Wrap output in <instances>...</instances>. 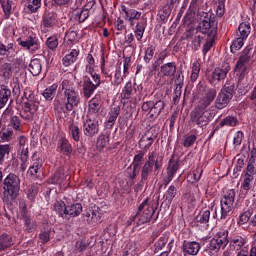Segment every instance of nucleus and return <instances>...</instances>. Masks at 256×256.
<instances>
[{
  "instance_id": "58",
  "label": "nucleus",
  "mask_w": 256,
  "mask_h": 256,
  "mask_svg": "<svg viewBox=\"0 0 256 256\" xmlns=\"http://www.w3.org/2000/svg\"><path fill=\"white\" fill-rule=\"evenodd\" d=\"M251 215H253V212L251 210L244 211L243 213L240 214L237 224L245 225L246 223H249V220L251 219Z\"/></svg>"
},
{
  "instance_id": "15",
  "label": "nucleus",
  "mask_w": 256,
  "mask_h": 256,
  "mask_svg": "<svg viewBox=\"0 0 256 256\" xmlns=\"http://www.w3.org/2000/svg\"><path fill=\"white\" fill-rule=\"evenodd\" d=\"M120 13L125 21L130 22L131 27L135 25V21H139V19H141V12L133 8H127L125 5L121 6Z\"/></svg>"
},
{
  "instance_id": "23",
  "label": "nucleus",
  "mask_w": 256,
  "mask_h": 256,
  "mask_svg": "<svg viewBox=\"0 0 256 256\" xmlns=\"http://www.w3.org/2000/svg\"><path fill=\"white\" fill-rule=\"evenodd\" d=\"M135 93H137V88L133 87V82L128 81L122 88L120 97L124 101H129V99H131V97H133V95H135Z\"/></svg>"
},
{
  "instance_id": "6",
  "label": "nucleus",
  "mask_w": 256,
  "mask_h": 256,
  "mask_svg": "<svg viewBox=\"0 0 256 256\" xmlns=\"http://www.w3.org/2000/svg\"><path fill=\"white\" fill-rule=\"evenodd\" d=\"M4 195L10 197V199H17L19 190L21 189V180L13 173L6 176L3 182Z\"/></svg>"
},
{
  "instance_id": "46",
  "label": "nucleus",
  "mask_w": 256,
  "mask_h": 256,
  "mask_svg": "<svg viewBox=\"0 0 256 256\" xmlns=\"http://www.w3.org/2000/svg\"><path fill=\"white\" fill-rule=\"evenodd\" d=\"M210 217H211V212L209 210L201 211L196 216V223H200L201 225H207V223H209Z\"/></svg>"
},
{
  "instance_id": "37",
  "label": "nucleus",
  "mask_w": 256,
  "mask_h": 256,
  "mask_svg": "<svg viewBox=\"0 0 256 256\" xmlns=\"http://www.w3.org/2000/svg\"><path fill=\"white\" fill-rule=\"evenodd\" d=\"M68 129L73 141L79 143L81 141V129L79 128V125L71 123Z\"/></svg>"
},
{
  "instance_id": "53",
  "label": "nucleus",
  "mask_w": 256,
  "mask_h": 256,
  "mask_svg": "<svg viewBox=\"0 0 256 256\" xmlns=\"http://www.w3.org/2000/svg\"><path fill=\"white\" fill-rule=\"evenodd\" d=\"M199 73H201V64L198 61H195L192 64V73L190 76V79L193 83L199 79Z\"/></svg>"
},
{
  "instance_id": "8",
  "label": "nucleus",
  "mask_w": 256,
  "mask_h": 256,
  "mask_svg": "<svg viewBox=\"0 0 256 256\" xmlns=\"http://www.w3.org/2000/svg\"><path fill=\"white\" fill-rule=\"evenodd\" d=\"M203 16L204 19L199 23V30L208 37H217V20L206 12H203Z\"/></svg>"
},
{
  "instance_id": "1",
  "label": "nucleus",
  "mask_w": 256,
  "mask_h": 256,
  "mask_svg": "<svg viewBox=\"0 0 256 256\" xmlns=\"http://www.w3.org/2000/svg\"><path fill=\"white\" fill-rule=\"evenodd\" d=\"M217 97V89L210 88L206 91L204 96L200 97L197 105L190 113L191 123H195L198 127H206L213 120V113H211V103Z\"/></svg>"
},
{
  "instance_id": "25",
  "label": "nucleus",
  "mask_w": 256,
  "mask_h": 256,
  "mask_svg": "<svg viewBox=\"0 0 256 256\" xmlns=\"http://www.w3.org/2000/svg\"><path fill=\"white\" fill-rule=\"evenodd\" d=\"M58 149L63 155H66V157H70L71 153H73V146H71V143H69V140L65 137L59 139Z\"/></svg>"
},
{
  "instance_id": "59",
  "label": "nucleus",
  "mask_w": 256,
  "mask_h": 256,
  "mask_svg": "<svg viewBox=\"0 0 256 256\" xmlns=\"http://www.w3.org/2000/svg\"><path fill=\"white\" fill-rule=\"evenodd\" d=\"M38 239L43 245L49 243L51 241V230H42L39 233Z\"/></svg>"
},
{
  "instance_id": "57",
  "label": "nucleus",
  "mask_w": 256,
  "mask_h": 256,
  "mask_svg": "<svg viewBox=\"0 0 256 256\" xmlns=\"http://www.w3.org/2000/svg\"><path fill=\"white\" fill-rule=\"evenodd\" d=\"M86 62H87L85 66L86 73H93V71H95V58H93V54L87 55Z\"/></svg>"
},
{
  "instance_id": "12",
  "label": "nucleus",
  "mask_w": 256,
  "mask_h": 256,
  "mask_svg": "<svg viewBox=\"0 0 256 256\" xmlns=\"http://www.w3.org/2000/svg\"><path fill=\"white\" fill-rule=\"evenodd\" d=\"M250 59H251V56H249V52H247V50H244L242 52V55L239 57L238 61L236 62L234 73H236L240 81L244 79L245 75L247 74V71L249 70L248 64Z\"/></svg>"
},
{
  "instance_id": "16",
  "label": "nucleus",
  "mask_w": 256,
  "mask_h": 256,
  "mask_svg": "<svg viewBox=\"0 0 256 256\" xmlns=\"http://www.w3.org/2000/svg\"><path fill=\"white\" fill-rule=\"evenodd\" d=\"M83 133L86 137L99 135V120L87 118L83 124Z\"/></svg>"
},
{
  "instance_id": "49",
  "label": "nucleus",
  "mask_w": 256,
  "mask_h": 256,
  "mask_svg": "<svg viewBox=\"0 0 256 256\" xmlns=\"http://www.w3.org/2000/svg\"><path fill=\"white\" fill-rule=\"evenodd\" d=\"M37 193H39V185L38 184L29 185L26 190L27 199H29V201H35V197H37Z\"/></svg>"
},
{
  "instance_id": "9",
  "label": "nucleus",
  "mask_w": 256,
  "mask_h": 256,
  "mask_svg": "<svg viewBox=\"0 0 256 256\" xmlns=\"http://www.w3.org/2000/svg\"><path fill=\"white\" fill-rule=\"evenodd\" d=\"M233 93H235L234 86H227L221 88L215 100L216 109H225L229 103H231V99H233Z\"/></svg>"
},
{
  "instance_id": "31",
  "label": "nucleus",
  "mask_w": 256,
  "mask_h": 256,
  "mask_svg": "<svg viewBox=\"0 0 256 256\" xmlns=\"http://www.w3.org/2000/svg\"><path fill=\"white\" fill-rule=\"evenodd\" d=\"M29 72L33 77H37V75H41V71H43V65L41 64V60L34 58L30 61L29 67H28Z\"/></svg>"
},
{
  "instance_id": "20",
  "label": "nucleus",
  "mask_w": 256,
  "mask_h": 256,
  "mask_svg": "<svg viewBox=\"0 0 256 256\" xmlns=\"http://www.w3.org/2000/svg\"><path fill=\"white\" fill-rule=\"evenodd\" d=\"M82 89H83V96L86 99H90L93 93H95V91H97L98 88L95 87V85L93 84V81H91V78H89V76H84Z\"/></svg>"
},
{
  "instance_id": "61",
  "label": "nucleus",
  "mask_w": 256,
  "mask_h": 256,
  "mask_svg": "<svg viewBox=\"0 0 256 256\" xmlns=\"http://www.w3.org/2000/svg\"><path fill=\"white\" fill-rule=\"evenodd\" d=\"M201 43H203V36L196 34L192 38V43H191V47L193 51H199V49H201Z\"/></svg>"
},
{
  "instance_id": "35",
  "label": "nucleus",
  "mask_w": 256,
  "mask_h": 256,
  "mask_svg": "<svg viewBox=\"0 0 256 256\" xmlns=\"http://www.w3.org/2000/svg\"><path fill=\"white\" fill-rule=\"evenodd\" d=\"M121 113V106H115L111 108V110L108 113V120L107 125L109 127H113L117 121V117H119V114Z\"/></svg>"
},
{
  "instance_id": "29",
  "label": "nucleus",
  "mask_w": 256,
  "mask_h": 256,
  "mask_svg": "<svg viewBox=\"0 0 256 256\" xmlns=\"http://www.w3.org/2000/svg\"><path fill=\"white\" fill-rule=\"evenodd\" d=\"M177 71V65L175 62H168L160 67V73L164 77H173Z\"/></svg>"
},
{
  "instance_id": "64",
  "label": "nucleus",
  "mask_w": 256,
  "mask_h": 256,
  "mask_svg": "<svg viewBox=\"0 0 256 256\" xmlns=\"http://www.w3.org/2000/svg\"><path fill=\"white\" fill-rule=\"evenodd\" d=\"M14 44L8 43L7 45L3 44V42H0V57H5V55H9L11 53V50H13Z\"/></svg>"
},
{
  "instance_id": "52",
  "label": "nucleus",
  "mask_w": 256,
  "mask_h": 256,
  "mask_svg": "<svg viewBox=\"0 0 256 256\" xmlns=\"http://www.w3.org/2000/svg\"><path fill=\"white\" fill-rule=\"evenodd\" d=\"M63 179H65V174L61 171L55 172V174L49 179L51 185H63Z\"/></svg>"
},
{
  "instance_id": "5",
  "label": "nucleus",
  "mask_w": 256,
  "mask_h": 256,
  "mask_svg": "<svg viewBox=\"0 0 256 256\" xmlns=\"http://www.w3.org/2000/svg\"><path fill=\"white\" fill-rule=\"evenodd\" d=\"M53 211L62 219H71L79 217L83 213V205L81 203H74L67 206L64 201H56L53 205Z\"/></svg>"
},
{
  "instance_id": "51",
  "label": "nucleus",
  "mask_w": 256,
  "mask_h": 256,
  "mask_svg": "<svg viewBox=\"0 0 256 256\" xmlns=\"http://www.w3.org/2000/svg\"><path fill=\"white\" fill-rule=\"evenodd\" d=\"M0 3L4 12L5 19H9L11 17V11H13L11 2L9 0H0Z\"/></svg>"
},
{
  "instance_id": "33",
  "label": "nucleus",
  "mask_w": 256,
  "mask_h": 256,
  "mask_svg": "<svg viewBox=\"0 0 256 256\" xmlns=\"http://www.w3.org/2000/svg\"><path fill=\"white\" fill-rule=\"evenodd\" d=\"M139 171H141V169L135 168L131 165L127 168L126 170L127 177H128L127 185H129V187H133V185H135V181L137 179V175H139Z\"/></svg>"
},
{
  "instance_id": "14",
  "label": "nucleus",
  "mask_w": 256,
  "mask_h": 256,
  "mask_svg": "<svg viewBox=\"0 0 256 256\" xmlns=\"http://www.w3.org/2000/svg\"><path fill=\"white\" fill-rule=\"evenodd\" d=\"M18 45L24 49H27V51H30V53H36L39 51V49H41V42L36 36H28L26 39L18 42Z\"/></svg>"
},
{
  "instance_id": "7",
  "label": "nucleus",
  "mask_w": 256,
  "mask_h": 256,
  "mask_svg": "<svg viewBox=\"0 0 256 256\" xmlns=\"http://www.w3.org/2000/svg\"><path fill=\"white\" fill-rule=\"evenodd\" d=\"M235 195V190L230 189L221 197L220 219H227V217H229V215H232L233 211H235Z\"/></svg>"
},
{
  "instance_id": "26",
  "label": "nucleus",
  "mask_w": 256,
  "mask_h": 256,
  "mask_svg": "<svg viewBox=\"0 0 256 256\" xmlns=\"http://www.w3.org/2000/svg\"><path fill=\"white\" fill-rule=\"evenodd\" d=\"M0 77L4 79V81H9L11 77H13V64L9 62H5L0 64Z\"/></svg>"
},
{
  "instance_id": "54",
  "label": "nucleus",
  "mask_w": 256,
  "mask_h": 256,
  "mask_svg": "<svg viewBox=\"0 0 256 256\" xmlns=\"http://www.w3.org/2000/svg\"><path fill=\"white\" fill-rule=\"evenodd\" d=\"M46 47L50 49V51H55L57 47H59V38L57 36L53 35L47 38L46 42Z\"/></svg>"
},
{
  "instance_id": "18",
  "label": "nucleus",
  "mask_w": 256,
  "mask_h": 256,
  "mask_svg": "<svg viewBox=\"0 0 256 256\" xmlns=\"http://www.w3.org/2000/svg\"><path fill=\"white\" fill-rule=\"evenodd\" d=\"M80 53L81 50L79 49V46H77L76 48H70V53L66 54L62 58V65H64V67H71L73 63H77Z\"/></svg>"
},
{
  "instance_id": "50",
  "label": "nucleus",
  "mask_w": 256,
  "mask_h": 256,
  "mask_svg": "<svg viewBox=\"0 0 256 256\" xmlns=\"http://www.w3.org/2000/svg\"><path fill=\"white\" fill-rule=\"evenodd\" d=\"M163 109H165V101L158 100L155 103L153 102L152 117H159V115H161V111H163Z\"/></svg>"
},
{
  "instance_id": "48",
  "label": "nucleus",
  "mask_w": 256,
  "mask_h": 256,
  "mask_svg": "<svg viewBox=\"0 0 256 256\" xmlns=\"http://www.w3.org/2000/svg\"><path fill=\"white\" fill-rule=\"evenodd\" d=\"M169 241V236L168 235H163L158 239L157 242L154 244V253H159V251H162V249L165 248V245H167Z\"/></svg>"
},
{
  "instance_id": "3",
  "label": "nucleus",
  "mask_w": 256,
  "mask_h": 256,
  "mask_svg": "<svg viewBox=\"0 0 256 256\" xmlns=\"http://www.w3.org/2000/svg\"><path fill=\"white\" fill-rule=\"evenodd\" d=\"M61 90L63 91V97L61 99L64 111L71 112L75 107H79L81 103V97L79 91L75 88V83L68 79L61 82Z\"/></svg>"
},
{
  "instance_id": "44",
  "label": "nucleus",
  "mask_w": 256,
  "mask_h": 256,
  "mask_svg": "<svg viewBox=\"0 0 256 256\" xmlns=\"http://www.w3.org/2000/svg\"><path fill=\"white\" fill-rule=\"evenodd\" d=\"M125 80V77L121 73V66L117 67L114 73V79L111 81L112 87H119Z\"/></svg>"
},
{
  "instance_id": "22",
  "label": "nucleus",
  "mask_w": 256,
  "mask_h": 256,
  "mask_svg": "<svg viewBox=\"0 0 256 256\" xmlns=\"http://www.w3.org/2000/svg\"><path fill=\"white\" fill-rule=\"evenodd\" d=\"M103 239L106 245H115L117 241V228L113 225H110L107 229L104 230Z\"/></svg>"
},
{
  "instance_id": "36",
  "label": "nucleus",
  "mask_w": 256,
  "mask_h": 256,
  "mask_svg": "<svg viewBox=\"0 0 256 256\" xmlns=\"http://www.w3.org/2000/svg\"><path fill=\"white\" fill-rule=\"evenodd\" d=\"M145 29H147V21L141 20L136 24L134 35L137 41H141L143 39V35H145Z\"/></svg>"
},
{
  "instance_id": "43",
  "label": "nucleus",
  "mask_w": 256,
  "mask_h": 256,
  "mask_svg": "<svg viewBox=\"0 0 256 256\" xmlns=\"http://www.w3.org/2000/svg\"><path fill=\"white\" fill-rule=\"evenodd\" d=\"M153 173V167L148 162H145L141 171V183H145L149 179V176Z\"/></svg>"
},
{
  "instance_id": "38",
  "label": "nucleus",
  "mask_w": 256,
  "mask_h": 256,
  "mask_svg": "<svg viewBox=\"0 0 256 256\" xmlns=\"http://www.w3.org/2000/svg\"><path fill=\"white\" fill-rule=\"evenodd\" d=\"M91 7H93V4L89 2L77 13L79 23H84V21L89 19V11H91Z\"/></svg>"
},
{
  "instance_id": "27",
  "label": "nucleus",
  "mask_w": 256,
  "mask_h": 256,
  "mask_svg": "<svg viewBox=\"0 0 256 256\" xmlns=\"http://www.w3.org/2000/svg\"><path fill=\"white\" fill-rule=\"evenodd\" d=\"M249 240L247 237H243L241 235L230 237V245L231 247H234L236 251H239V249H243V247H246Z\"/></svg>"
},
{
  "instance_id": "2",
  "label": "nucleus",
  "mask_w": 256,
  "mask_h": 256,
  "mask_svg": "<svg viewBox=\"0 0 256 256\" xmlns=\"http://www.w3.org/2000/svg\"><path fill=\"white\" fill-rule=\"evenodd\" d=\"M158 219V215H155V206L151 203V198H145L138 206L137 212L131 215L127 220V225H133L136 221L137 227L145 225V223H155Z\"/></svg>"
},
{
  "instance_id": "34",
  "label": "nucleus",
  "mask_w": 256,
  "mask_h": 256,
  "mask_svg": "<svg viewBox=\"0 0 256 256\" xmlns=\"http://www.w3.org/2000/svg\"><path fill=\"white\" fill-rule=\"evenodd\" d=\"M14 244L11 235L7 233L0 235V251H5V249H9V247H13Z\"/></svg>"
},
{
  "instance_id": "30",
  "label": "nucleus",
  "mask_w": 256,
  "mask_h": 256,
  "mask_svg": "<svg viewBox=\"0 0 256 256\" xmlns=\"http://www.w3.org/2000/svg\"><path fill=\"white\" fill-rule=\"evenodd\" d=\"M219 249H225V248L216 238L213 237L208 244L206 253H208V255L210 256H217V253H219Z\"/></svg>"
},
{
  "instance_id": "45",
  "label": "nucleus",
  "mask_w": 256,
  "mask_h": 256,
  "mask_svg": "<svg viewBox=\"0 0 256 256\" xmlns=\"http://www.w3.org/2000/svg\"><path fill=\"white\" fill-rule=\"evenodd\" d=\"M176 195H177V188L173 185L169 186V188L164 194V199L168 203V205H171V203H173V199H175Z\"/></svg>"
},
{
  "instance_id": "21",
  "label": "nucleus",
  "mask_w": 256,
  "mask_h": 256,
  "mask_svg": "<svg viewBox=\"0 0 256 256\" xmlns=\"http://www.w3.org/2000/svg\"><path fill=\"white\" fill-rule=\"evenodd\" d=\"M231 71V67L229 64H226L223 67H217L212 72V80L211 83H215V81H223L227 78V73Z\"/></svg>"
},
{
  "instance_id": "19",
  "label": "nucleus",
  "mask_w": 256,
  "mask_h": 256,
  "mask_svg": "<svg viewBox=\"0 0 256 256\" xmlns=\"http://www.w3.org/2000/svg\"><path fill=\"white\" fill-rule=\"evenodd\" d=\"M184 255H198L201 251V244L197 241H184L182 245Z\"/></svg>"
},
{
  "instance_id": "40",
  "label": "nucleus",
  "mask_w": 256,
  "mask_h": 256,
  "mask_svg": "<svg viewBox=\"0 0 256 256\" xmlns=\"http://www.w3.org/2000/svg\"><path fill=\"white\" fill-rule=\"evenodd\" d=\"M238 33L239 37H241L242 39H247L251 33V25L246 22L240 23L238 27Z\"/></svg>"
},
{
  "instance_id": "28",
  "label": "nucleus",
  "mask_w": 256,
  "mask_h": 256,
  "mask_svg": "<svg viewBox=\"0 0 256 256\" xmlns=\"http://www.w3.org/2000/svg\"><path fill=\"white\" fill-rule=\"evenodd\" d=\"M101 109V97L94 96L88 103V113L89 115H97Z\"/></svg>"
},
{
  "instance_id": "42",
  "label": "nucleus",
  "mask_w": 256,
  "mask_h": 256,
  "mask_svg": "<svg viewBox=\"0 0 256 256\" xmlns=\"http://www.w3.org/2000/svg\"><path fill=\"white\" fill-rule=\"evenodd\" d=\"M42 0H28L26 3V10L28 13H37L41 9Z\"/></svg>"
},
{
  "instance_id": "10",
  "label": "nucleus",
  "mask_w": 256,
  "mask_h": 256,
  "mask_svg": "<svg viewBox=\"0 0 256 256\" xmlns=\"http://www.w3.org/2000/svg\"><path fill=\"white\" fill-rule=\"evenodd\" d=\"M63 21L55 12H47L42 16L41 31L42 33H49L54 27H61Z\"/></svg>"
},
{
  "instance_id": "4",
  "label": "nucleus",
  "mask_w": 256,
  "mask_h": 256,
  "mask_svg": "<svg viewBox=\"0 0 256 256\" xmlns=\"http://www.w3.org/2000/svg\"><path fill=\"white\" fill-rule=\"evenodd\" d=\"M24 97L26 101L23 104L20 116L25 121L33 120V117L39 111V105H41V97L36 95V93L31 90V88H26L24 90Z\"/></svg>"
},
{
  "instance_id": "24",
  "label": "nucleus",
  "mask_w": 256,
  "mask_h": 256,
  "mask_svg": "<svg viewBox=\"0 0 256 256\" xmlns=\"http://www.w3.org/2000/svg\"><path fill=\"white\" fill-rule=\"evenodd\" d=\"M214 239H216L224 248L227 247L229 241H231V238H229V230H227V228H220L214 235Z\"/></svg>"
},
{
  "instance_id": "62",
  "label": "nucleus",
  "mask_w": 256,
  "mask_h": 256,
  "mask_svg": "<svg viewBox=\"0 0 256 256\" xmlns=\"http://www.w3.org/2000/svg\"><path fill=\"white\" fill-rule=\"evenodd\" d=\"M109 145V135L101 134L98 136L97 147L100 149H105Z\"/></svg>"
},
{
  "instance_id": "11",
  "label": "nucleus",
  "mask_w": 256,
  "mask_h": 256,
  "mask_svg": "<svg viewBox=\"0 0 256 256\" xmlns=\"http://www.w3.org/2000/svg\"><path fill=\"white\" fill-rule=\"evenodd\" d=\"M181 165V160H179L178 156L173 155L168 161V165L166 168V175L163 177L164 186L167 187L169 183L173 181L175 175H177V171Z\"/></svg>"
},
{
  "instance_id": "13",
  "label": "nucleus",
  "mask_w": 256,
  "mask_h": 256,
  "mask_svg": "<svg viewBox=\"0 0 256 256\" xmlns=\"http://www.w3.org/2000/svg\"><path fill=\"white\" fill-rule=\"evenodd\" d=\"M158 135L159 133H157L155 128L146 130L139 140L140 149H143V151L147 153L155 143V139H157Z\"/></svg>"
},
{
  "instance_id": "55",
  "label": "nucleus",
  "mask_w": 256,
  "mask_h": 256,
  "mask_svg": "<svg viewBox=\"0 0 256 256\" xmlns=\"http://www.w3.org/2000/svg\"><path fill=\"white\" fill-rule=\"evenodd\" d=\"M255 181V178H249L247 176H243L242 183H241V189L247 193L250 189L253 188V182Z\"/></svg>"
},
{
  "instance_id": "60",
  "label": "nucleus",
  "mask_w": 256,
  "mask_h": 256,
  "mask_svg": "<svg viewBox=\"0 0 256 256\" xmlns=\"http://www.w3.org/2000/svg\"><path fill=\"white\" fill-rule=\"evenodd\" d=\"M255 175H256L255 164L253 162H249L246 167V170L244 172V177H249L250 179H255Z\"/></svg>"
},
{
  "instance_id": "63",
  "label": "nucleus",
  "mask_w": 256,
  "mask_h": 256,
  "mask_svg": "<svg viewBox=\"0 0 256 256\" xmlns=\"http://www.w3.org/2000/svg\"><path fill=\"white\" fill-rule=\"evenodd\" d=\"M154 55H155V46L149 45L145 50V55H144L145 63H151V59H153Z\"/></svg>"
},
{
  "instance_id": "17",
  "label": "nucleus",
  "mask_w": 256,
  "mask_h": 256,
  "mask_svg": "<svg viewBox=\"0 0 256 256\" xmlns=\"http://www.w3.org/2000/svg\"><path fill=\"white\" fill-rule=\"evenodd\" d=\"M146 163L150 164L152 168L154 167L155 171H160V169H163V155L157 151L149 152Z\"/></svg>"
},
{
  "instance_id": "39",
  "label": "nucleus",
  "mask_w": 256,
  "mask_h": 256,
  "mask_svg": "<svg viewBox=\"0 0 256 256\" xmlns=\"http://www.w3.org/2000/svg\"><path fill=\"white\" fill-rule=\"evenodd\" d=\"M237 125H239V119L233 115L223 118L220 122V127H237Z\"/></svg>"
},
{
  "instance_id": "41",
  "label": "nucleus",
  "mask_w": 256,
  "mask_h": 256,
  "mask_svg": "<svg viewBox=\"0 0 256 256\" xmlns=\"http://www.w3.org/2000/svg\"><path fill=\"white\" fill-rule=\"evenodd\" d=\"M9 153H11V145H0V165H3V163H5V159H9Z\"/></svg>"
},
{
  "instance_id": "47",
  "label": "nucleus",
  "mask_w": 256,
  "mask_h": 256,
  "mask_svg": "<svg viewBox=\"0 0 256 256\" xmlns=\"http://www.w3.org/2000/svg\"><path fill=\"white\" fill-rule=\"evenodd\" d=\"M143 161H145V151H140L134 156L133 162L130 166L135 167L136 169H141Z\"/></svg>"
},
{
  "instance_id": "56",
  "label": "nucleus",
  "mask_w": 256,
  "mask_h": 256,
  "mask_svg": "<svg viewBox=\"0 0 256 256\" xmlns=\"http://www.w3.org/2000/svg\"><path fill=\"white\" fill-rule=\"evenodd\" d=\"M243 45H245V38H241L240 36L234 40L230 46L231 53H235L236 51H239V49H242Z\"/></svg>"
},
{
  "instance_id": "32",
  "label": "nucleus",
  "mask_w": 256,
  "mask_h": 256,
  "mask_svg": "<svg viewBox=\"0 0 256 256\" xmlns=\"http://www.w3.org/2000/svg\"><path fill=\"white\" fill-rule=\"evenodd\" d=\"M57 89H59V84L53 83L43 90L42 97H44L45 101H51L52 99H55V95H57Z\"/></svg>"
}]
</instances>
